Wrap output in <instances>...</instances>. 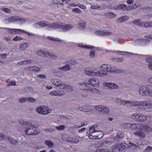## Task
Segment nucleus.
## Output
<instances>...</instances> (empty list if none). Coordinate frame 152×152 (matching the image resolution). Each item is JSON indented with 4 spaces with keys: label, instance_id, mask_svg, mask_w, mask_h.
Wrapping results in <instances>:
<instances>
[{
    "label": "nucleus",
    "instance_id": "obj_58",
    "mask_svg": "<svg viewBox=\"0 0 152 152\" xmlns=\"http://www.w3.org/2000/svg\"><path fill=\"white\" fill-rule=\"evenodd\" d=\"M77 7H79L80 8L83 9H85L86 8V7L85 6L83 5L80 4H77Z\"/></svg>",
    "mask_w": 152,
    "mask_h": 152
},
{
    "label": "nucleus",
    "instance_id": "obj_4",
    "mask_svg": "<svg viewBox=\"0 0 152 152\" xmlns=\"http://www.w3.org/2000/svg\"><path fill=\"white\" fill-rule=\"evenodd\" d=\"M84 72L86 75L88 76L103 77L107 75L106 72L99 71L96 69H92L89 68H86L85 69Z\"/></svg>",
    "mask_w": 152,
    "mask_h": 152
},
{
    "label": "nucleus",
    "instance_id": "obj_48",
    "mask_svg": "<svg viewBox=\"0 0 152 152\" xmlns=\"http://www.w3.org/2000/svg\"><path fill=\"white\" fill-rule=\"evenodd\" d=\"M128 19V18L127 16H124L119 18L118 20L120 22H122Z\"/></svg>",
    "mask_w": 152,
    "mask_h": 152
},
{
    "label": "nucleus",
    "instance_id": "obj_10",
    "mask_svg": "<svg viewBox=\"0 0 152 152\" xmlns=\"http://www.w3.org/2000/svg\"><path fill=\"white\" fill-rule=\"evenodd\" d=\"M126 146L123 143L116 144L112 147L110 152H124Z\"/></svg>",
    "mask_w": 152,
    "mask_h": 152
},
{
    "label": "nucleus",
    "instance_id": "obj_59",
    "mask_svg": "<svg viewBox=\"0 0 152 152\" xmlns=\"http://www.w3.org/2000/svg\"><path fill=\"white\" fill-rule=\"evenodd\" d=\"M139 4H134L132 6H130V8H131V10L133 9H135L138 7Z\"/></svg>",
    "mask_w": 152,
    "mask_h": 152
},
{
    "label": "nucleus",
    "instance_id": "obj_13",
    "mask_svg": "<svg viewBox=\"0 0 152 152\" xmlns=\"http://www.w3.org/2000/svg\"><path fill=\"white\" fill-rule=\"evenodd\" d=\"M46 108L45 106H39L37 107L36 108V111L39 114L42 113L43 115L48 114L51 113L52 109L49 108L46 110H45Z\"/></svg>",
    "mask_w": 152,
    "mask_h": 152
},
{
    "label": "nucleus",
    "instance_id": "obj_57",
    "mask_svg": "<svg viewBox=\"0 0 152 152\" xmlns=\"http://www.w3.org/2000/svg\"><path fill=\"white\" fill-rule=\"evenodd\" d=\"M151 150H152V146H148L145 149V151L146 152H149Z\"/></svg>",
    "mask_w": 152,
    "mask_h": 152
},
{
    "label": "nucleus",
    "instance_id": "obj_15",
    "mask_svg": "<svg viewBox=\"0 0 152 152\" xmlns=\"http://www.w3.org/2000/svg\"><path fill=\"white\" fill-rule=\"evenodd\" d=\"M134 23L137 26L143 27L152 26V22H142L140 19H137L135 20Z\"/></svg>",
    "mask_w": 152,
    "mask_h": 152
},
{
    "label": "nucleus",
    "instance_id": "obj_19",
    "mask_svg": "<svg viewBox=\"0 0 152 152\" xmlns=\"http://www.w3.org/2000/svg\"><path fill=\"white\" fill-rule=\"evenodd\" d=\"M70 0H54L53 3L55 5H57V7L65 5V4L68 3Z\"/></svg>",
    "mask_w": 152,
    "mask_h": 152
},
{
    "label": "nucleus",
    "instance_id": "obj_45",
    "mask_svg": "<svg viewBox=\"0 0 152 152\" xmlns=\"http://www.w3.org/2000/svg\"><path fill=\"white\" fill-rule=\"evenodd\" d=\"M45 143L50 148H52L53 146V143L50 141L46 140L45 141Z\"/></svg>",
    "mask_w": 152,
    "mask_h": 152
},
{
    "label": "nucleus",
    "instance_id": "obj_7",
    "mask_svg": "<svg viewBox=\"0 0 152 152\" xmlns=\"http://www.w3.org/2000/svg\"><path fill=\"white\" fill-rule=\"evenodd\" d=\"M88 83L85 82L80 83V85L82 86V88H81L82 89L85 88V87H88L90 85L99 86V79L96 78H91L89 79L88 80Z\"/></svg>",
    "mask_w": 152,
    "mask_h": 152
},
{
    "label": "nucleus",
    "instance_id": "obj_33",
    "mask_svg": "<svg viewBox=\"0 0 152 152\" xmlns=\"http://www.w3.org/2000/svg\"><path fill=\"white\" fill-rule=\"evenodd\" d=\"M46 38L53 41H62L61 39L51 36H47Z\"/></svg>",
    "mask_w": 152,
    "mask_h": 152
},
{
    "label": "nucleus",
    "instance_id": "obj_40",
    "mask_svg": "<svg viewBox=\"0 0 152 152\" xmlns=\"http://www.w3.org/2000/svg\"><path fill=\"white\" fill-rule=\"evenodd\" d=\"M128 145L129 147L132 148V149H134L139 148V146L130 142H129Z\"/></svg>",
    "mask_w": 152,
    "mask_h": 152
},
{
    "label": "nucleus",
    "instance_id": "obj_36",
    "mask_svg": "<svg viewBox=\"0 0 152 152\" xmlns=\"http://www.w3.org/2000/svg\"><path fill=\"white\" fill-rule=\"evenodd\" d=\"M133 134L134 135L139 136L140 138H144L145 137V133L141 131H138L134 132Z\"/></svg>",
    "mask_w": 152,
    "mask_h": 152
},
{
    "label": "nucleus",
    "instance_id": "obj_46",
    "mask_svg": "<svg viewBox=\"0 0 152 152\" xmlns=\"http://www.w3.org/2000/svg\"><path fill=\"white\" fill-rule=\"evenodd\" d=\"M18 122L20 124L26 125H30L31 123L30 122H29L28 121H25L21 120H19L18 121Z\"/></svg>",
    "mask_w": 152,
    "mask_h": 152
},
{
    "label": "nucleus",
    "instance_id": "obj_27",
    "mask_svg": "<svg viewBox=\"0 0 152 152\" xmlns=\"http://www.w3.org/2000/svg\"><path fill=\"white\" fill-rule=\"evenodd\" d=\"M27 101L31 102H35L36 101V100L31 97H29L28 98H23L20 99L19 100V102H20L22 103Z\"/></svg>",
    "mask_w": 152,
    "mask_h": 152
},
{
    "label": "nucleus",
    "instance_id": "obj_26",
    "mask_svg": "<svg viewBox=\"0 0 152 152\" xmlns=\"http://www.w3.org/2000/svg\"><path fill=\"white\" fill-rule=\"evenodd\" d=\"M96 126L95 125L91 127L89 129V133L96 134V132L97 133H100L101 135H103V133L102 132L99 131L96 129Z\"/></svg>",
    "mask_w": 152,
    "mask_h": 152
},
{
    "label": "nucleus",
    "instance_id": "obj_37",
    "mask_svg": "<svg viewBox=\"0 0 152 152\" xmlns=\"http://www.w3.org/2000/svg\"><path fill=\"white\" fill-rule=\"evenodd\" d=\"M144 106L149 108H152V101L148 100L144 101Z\"/></svg>",
    "mask_w": 152,
    "mask_h": 152
},
{
    "label": "nucleus",
    "instance_id": "obj_30",
    "mask_svg": "<svg viewBox=\"0 0 152 152\" xmlns=\"http://www.w3.org/2000/svg\"><path fill=\"white\" fill-rule=\"evenodd\" d=\"M53 73L54 75L58 77H61L63 75V72L60 69V68L54 70Z\"/></svg>",
    "mask_w": 152,
    "mask_h": 152
},
{
    "label": "nucleus",
    "instance_id": "obj_32",
    "mask_svg": "<svg viewBox=\"0 0 152 152\" xmlns=\"http://www.w3.org/2000/svg\"><path fill=\"white\" fill-rule=\"evenodd\" d=\"M118 9L124 11H126L131 10V8H130V6H129L128 7H127L125 4H121L118 6Z\"/></svg>",
    "mask_w": 152,
    "mask_h": 152
},
{
    "label": "nucleus",
    "instance_id": "obj_54",
    "mask_svg": "<svg viewBox=\"0 0 152 152\" xmlns=\"http://www.w3.org/2000/svg\"><path fill=\"white\" fill-rule=\"evenodd\" d=\"M56 129L59 131L63 130L65 128V126L63 125H61L58 126H56Z\"/></svg>",
    "mask_w": 152,
    "mask_h": 152
},
{
    "label": "nucleus",
    "instance_id": "obj_14",
    "mask_svg": "<svg viewBox=\"0 0 152 152\" xmlns=\"http://www.w3.org/2000/svg\"><path fill=\"white\" fill-rule=\"evenodd\" d=\"M37 53L39 55L44 56L52 58L53 59L56 58V56L55 55L47 51L39 50L37 51Z\"/></svg>",
    "mask_w": 152,
    "mask_h": 152
},
{
    "label": "nucleus",
    "instance_id": "obj_42",
    "mask_svg": "<svg viewBox=\"0 0 152 152\" xmlns=\"http://www.w3.org/2000/svg\"><path fill=\"white\" fill-rule=\"evenodd\" d=\"M28 70L30 71L37 72L39 70V69L38 67L33 66L28 68Z\"/></svg>",
    "mask_w": 152,
    "mask_h": 152
},
{
    "label": "nucleus",
    "instance_id": "obj_53",
    "mask_svg": "<svg viewBox=\"0 0 152 152\" xmlns=\"http://www.w3.org/2000/svg\"><path fill=\"white\" fill-rule=\"evenodd\" d=\"M23 39V38L21 37L17 36L14 38L12 40L14 41H20L22 40Z\"/></svg>",
    "mask_w": 152,
    "mask_h": 152
},
{
    "label": "nucleus",
    "instance_id": "obj_64",
    "mask_svg": "<svg viewBox=\"0 0 152 152\" xmlns=\"http://www.w3.org/2000/svg\"><path fill=\"white\" fill-rule=\"evenodd\" d=\"M126 2L128 4H131L134 1L133 0H128Z\"/></svg>",
    "mask_w": 152,
    "mask_h": 152
},
{
    "label": "nucleus",
    "instance_id": "obj_39",
    "mask_svg": "<svg viewBox=\"0 0 152 152\" xmlns=\"http://www.w3.org/2000/svg\"><path fill=\"white\" fill-rule=\"evenodd\" d=\"M140 130H143L145 132H151L152 131V128L149 126L147 125L144 126L141 128Z\"/></svg>",
    "mask_w": 152,
    "mask_h": 152
},
{
    "label": "nucleus",
    "instance_id": "obj_5",
    "mask_svg": "<svg viewBox=\"0 0 152 152\" xmlns=\"http://www.w3.org/2000/svg\"><path fill=\"white\" fill-rule=\"evenodd\" d=\"M139 92L142 96H148L152 97V84L141 86L139 89Z\"/></svg>",
    "mask_w": 152,
    "mask_h": 152
},
{
    "label": "nucleus",
    "instance_id": "obj_56",
    "mask_svg": "<svg viewBox=\"0 0 152 152\" xmlns=\"http://www.w3.org/2000/svg\"><path fill=\"white\" fill-rule=\"evenodd\" d=\"M72 11L75 13H79L81 12V10L78 8H75L73 9Z\"/></svg>",
    "mask_w": 152,
    "mask_h": 152
},
{
    "label": "nucleus",
    "instance_id": "obj_17",
    "mask_svg": "<svg viewBox=\"0 0 152 152\" xmlns=\"http://www.w3.org/2000/svg\"><path fill=\"white\" fill-rule=\"evenodd\" d=\"M146 39H140L138 41L140 43L143 45H146L149 43L150 41L149 39H152V34L147 35L145 36ZM138 40H137V41Z\"/></svg>",
    "mask_w": 152,
    "mask_h": 152
},
{
    "label": "nucleus",
    "instance_id": "obj_60",
    "mask_svg": "<svg viewBox=\"0 0 152 152\" xmlns=\"http://www.w3.org/2000/svg\"><path fill=\"white\" fill-rule=\"evenodd\" d=\"M115 52L117 54H125V53H128V52H122L120 51H116Z\"/></svg>",
    "mask_w": 152,
    "mask_h": 152
},
{
    "label": "nucleus",
    "instance_id": "obj_21",
    "mask_svg": "<svg viewBox=\"0 0 152 152\" xmlns=\"http://www.w3.org/2000/svg\"><path fill=\"white\" fill-rule=\"evenodd\" d=\"M51 82L54 85L58 87L60 89H62V87L64 86V84H62L61 81L59 80L53 79Z\"/></svg>",
    "mask_w": 152,
    "mask_h": 152
},
{
    "label": "nucleus",
    "instance_id": "obj_41",
    "mask_svg": "<svg viewBox=\"0 0 152 152\" xmlns=\"http://www.w3.org/2000/svg\"><path fill=\"white\" fill-rule=\"evenodd\" d=\"M70 66L68 64H66L65 66L60 67L61 70L64 71H67L70 70Z\"/></svg>",
    "mask_w": 152,
    "mask_h": 152
},
{
    "label": "nucleus",
    "instance_id": "obj_28",
    "mask_svg": "<svg viewBox=\"0 0 152 152\" xmlns=\"http://www.w3.org/2000/svg\"><path fill=\"white\" fill-rule=\"evenodd\" d=\"M30 45V43L29 42L23 43L20 45V49L21 50H23L29 46Z\"/></svg>",
    "mask_w": 152,
    "mask_h": 152
},
{
    "label": "nucleus",
    "instance_id": "obj_35",
    "mask_svg": "<svg viewBox=\"0 0 152 152\" xmlns=\"http://www.w3.org/2000/svg\"><path fill=\"white\" fill-rule=\"evenodd\" d=\"M150 117V116L149 115L145 116L143 115L139 114L138 121H145Z\"/></svg>",
    "mask_w": 152,
    "mask_h": 152
},
{
    "label": "nucleus",
    "instance_id": "obj_51",
    "mask_svg": "<svg viewBox=\"0 0 152 152\" xmlns=\"http://www.w3.org/2000/svg\"><path fill=\"white\" fill-rule=\"evenodd\" d=\"M124 136L123 134L121 132H119L117 133L116 136V138H121Z\"/></svg>",
    "mask_w": 152,
    "mask_h": 152
},
{
    "label": "nucleus",
    "instance_id": "obj_1",
    "mask_svg": "<svg viewBox=\"0 0 152 152\" xmlns=\"http://www.w3.org/2000/svg\"><path fill=\"white\" fill-rule=\"evenodd\" d=\"M93 108L96 111L102 112L104 114L109 115L110 111L109 109L107 107L102 105H96L94 107L92 106H86V108H83L80 107H79L78 109L81 111L88 112L91 111Z\"/></svg>",
    "mask_w": 152,
    "mask_h": 152
},
{
    "label": "nucleus",
    "instance_id": "obj_12",
    "mask_svg": "<svg viewBox=\"0 0 152 152\" xmlns=\"http://www.w3.org/2000/svg\"><path fill=\"white\" fill-rule=\"evenodd\" d=\"M40 132V130L35 128L33 125H31L30 128H27L25 130V133L28 135H34L38 134Z\"/></svg>",
    "mask_w": 152,
    "mask_h": 152
},
{
    "label": "nucleus",
    "instance_id": "obj_61",
    "mask_svg": "<svg viewBox=\"0 0 152 152\" xmlns=\"http://www.w3.org/2000/svg\"><path fill=\"white\" fill-rule=\"evenodd\" d=\"M31 62V61L30 60H28L27 61H22L21 63L22 64H27L30 63Z\"/></svg>",
    "mask_w": 152,
    "mask_h": 152
},
{
    "label": "nucleus",
    "instance_id": "obj_55",
    "mask_svg": "<svg viewBox=\"0 0 152 152\" xmlns=\"http://www.w3.org/2000/svg\"><path fill=\"white\" fill-rule=\"evenodd\" d=\"M0 10L7 13H9L11 12V11L9 9L6 8L4 7L1 8Z\"/></svg>",
    "mask_w": 152,
    "mask_h": 152
},
{
    "label": "nucleus",
    "instance_id": "obj_50",
    "mask_svg": "<svg viewBox=\"0 0 152 152\" xmlns=\"http://www.w3.org/2000/svg\"><path fill=\"white\" fill-rule=\"evenodd\" d=\"M7 138L9 141L11 143L13 144H14L16 143L17 142L16 140H15L14 139H13L11 137H8Z\"/></svg>",
    "mask_w": 152,
    "mask_h": 152
},
{
    "label": "nucleus",
    "instance_id": "obj_9",
    "mask_svg": "<svg viewBox=\"0 0 152 152\" xmlns=\"http://www.w3.org/2000/svg\"><path fill=\"white\" fill-rule=\"evenodd\" d=\"M6 29L8 32L12 34H20L22 33H24L27 34L28 36H31L34 35V34L31 33L20 29L11 28H3Z\"/></svg>",
    "mask_w": 152,
    "mask_h": 152
},
{
    "label": "nucleus",
    "instance_id": "obj_11",
    "mask_svg": "<svg viewBox=\"0 0 152 152\" xmlns=\"http://www.w3.org/2000/svg\"><path fill=\"white\" fill-rule=\"evenodd\" d=\"M77 46L79 47L82 48H83L86 49H91L90 53L89 56L91 58H94L95 56V50L94 49L95 48L93 46L91 45H87L83 43H78Z\"/></svg>",
    "mask_w": 152,
    "mask_h": 152
},
{
    "label": "nucleus",
    "instance_id": "obj_16",
    "mask_svg": "<svg viewBox=\"0 0 152 152\" xmlns=\"http://www.w3.org/2000/svg\"><path fill=\"white\" fill-rule=\"evenodd\" d=\"M126 127L130 128L134 130H140L141 128L143 126V125L141 124H131L130 123L126 124Z\"/></svg>",
    "mask_w": 152,
    "mask_h": 152
},
{
    "label": "nucleus",
    "instance_id": "obj_25",
    "mask_svg": "<svg viewBox=\"0 0 152 152\" xmlns=\"http://www.w3.org/2000/svg\"><path fill=\"white\" fill-rule=\"evenodd\" d=\"M101 134L100 133H97V134L94 133H89L88 137L90 139H100L103 137V135L102 136L99 137V135Z\"/></svg>",
    "mask_w": 152,
    "mask_h": 152
},
{
    "label": "nucleus",
    "instance_id": "obj_31",
    "mask_svg": "<svg viewBox=\"0 0 152 152\" xmlns=\"http://www.w3.org/2000/svg\"><path fill=\"white\" fill-rule=\"evenodd\" d=\"M19 20V17L17 16H14L8 18L7 20L9 22L12 23L15 22H18Z\"/></svg>",
    "mask_w": 152,
    "mask_h": 152
},
{
    "label": "nucleus",
    "instance_id": "obj_43",
    "mask_svg": "<svg viewBox=\"0 0 152 152\" xmlns=\"http://www.w3.org/2000/svg\"><path fill=\"white\" fill-rule=\"evenodd\" d=\"M145 142V141H142V139H140L139 140H137L136 141V142L138 145H144L147 144V143L146 142Z\"/></svg>",
    "mask_w": 152,
    "mask_h": 152
},
{
    "label": "nucleus",
    "instance_id": "obj_8",
    "mask_svg": "<svg viewBox=\"0 0 152 152\" xmlns=\"http://www.w3.org/2000/svg\"><path fill=\"white\" fill-rule=\"evenodd\" d=\"M53 24V23L50 24L47 21H44L37 22L34 24L33 25V26L35 28H38L40 27H47V28L48 30L51 31L55 29V28H52V26Z\"/></svg>",
    "mask_w": 152,
    "mask_h": 152
},
{
    "label": "nucleus",
    "instance_id": "obj_2",
    "mask_svg": "<svg viewBox=\"0 0 152 152\" xmlns=\"http://www.w3.org/2000/svg\"><path fill=\"white\" fill-rule=\"evenodd\" d=\"M52 27V28L58 29L59 31L66 32L71 30L73 25L71 24H64L62 22H56L53 23Z\"/></svg>",
    "mask_w": 152,
    "mask_h": 152
},
{
    "label": "nucleus",
    "instance_id": "obj_52",
    "mask_svg": "<svg viewBox=\"0 0 152 152\" xmlns=\"http://www.w3.org/2000/svg\"><path fill=\"white\" fill-rule=\"evenodd\" d=\"M96 152H110V149L108 150L107 149H99L97 150Z\"/></svg>",
    "mask_w": 152,
    "mask_h": 152
},
{
    "label": "nucleus",
    "instance_id": "obj_44",
    "mask_svg": "<svg viewBox=\"0 0 152 152\" xmlns=\"http://www.w3.org/2000/svg\"><path fill=\"white\" fill-rule=\"evenodd\" d=\"M70 1V0L69 1L68 3H66V4H65V6L67 7H69L70 6L71 7H77V4L75 3H70L69 4V2Z\"/></svg>",
    "mask_w": 152,
    "mask_h": 152
},
{
    "label": "nucleus",
    "instance_id": "obj_22",
    "mask_svg": "<svg viewBox=\"0 0 152 152\" xmlns=\"http://www.w3.org/2000/svg\"><path fill=\"white\" fill-rule=\"evenodd\" d=\"M51 95L53 96H62L65 94V92L62 90H60L58 91H53L50 93Z\"/></svg>",
    "mask_w": 152,
    "mask_h": 152
},
{
    "label": "nucleus",
    "instance_id": "obj_47",
    "mask_svg": "<svg viewBox=\"0 0 152 152\" xmlns=\"http://www.w3.org/2000/svg\"><path fill=\"white\" fill-rule=\"evenodd\" d=\"M139 114H137V113L133 114L131 116L132 118L134 120L138 121V118L139 117Z\"/></svg>",
    "mask_w": 152,
    "mask_h": 152
},
{
    "label": "nucleus",
    "instance_id": "obj_49",
    "mask_svg": "<svg viewBox=\"0 0 152 152\" xmlns=\"http://www.w3.org/2000/svg\"><path fill=\"white\" fill-rule=\"evenodd\" d=\"M26 21V19L23 18H20L19 17V20H18V23L20 24H22L25 23Z\"/></svg>",
    "mask_w": 152,
    "mask_h": 152
},
{
    "label": "nucleus",
    "instance_id": "obj_24",
    "mask_svg": "<svg viewBox=\"0 0 152 152\" xmlns=\"http://www.w3.org/2000/svg\"><path fill=\"white\" fill-rule=\"evenodd\" d=\"M86 22L83 20H80L78 23L79 28L82 30L86 28Z\"/></svg>",
    "mask_w": 152,
    "mask_h": 152
},
{
    "label": "nucleus",
    "instance_id": "obj_3",
    "mask_svg": "<svg viewBox=\"0 0 152 152\" xmlns=\"http://www.w3.org/2000/svg\"><path fill=\"white\" fill-rule=\"evenodd\" d=\"M100 69L102 72V71L105 72H107L115 73H125L126 71L124 70L117 69L116 66L110 64H102L100 67Z\"/></svg>",
    "mask_w": 152,
    "mask_h": 152
},
{
    "label": "nucleus",
    "instance_id": "obj_29",
    "mask_svg": "<svg viewBox=\"0 0 152 152\" xmlns=\"http://www.w3.org/2000/svg\"><path fill=\"white\" fill-rule=\"evenodd\" d=\"M82 89H84L86 90L88 92H91L93 93L94 94H97L99 95L100 94V91L95 88L93 89H87V88H82Z\"/></svg>",
    "mask_w": 152,
    "mask_h": 152
},
{
    "label": "nucleus",
    "instance_id": "obj_34",
    "mask_svg": "<svg viewBox=\"0 0 152 152\" xmlns=\"http://www.w3.org/2000/svg\"><path fill=\"white\" fill-rule=\"evenodd\" d=\"M147 62H149L148 66L151 70H152V58L150 57H148L145 59Z\"/></svg>",
    "mask_w": 152,
    "mask_h": 152
},
{
    "label": "nucleus",
    "instance_id": "obj_6",
    "mask_svg": "<svg viewBox=\"0 0 152 152\" xmlns=\"http://www.w3.org/2000/svg\"><path fill=\"white\" fill-rule=\"evenodd\" d=\"M117 102L120 104H127L130 107L135 106H144V101H124L120 99H118Z\"/></svg>",
    "mask_w": 152,
    "mask_h": 152
},
{
    "label": "nucleus",
    "instance_id": "obj_62",
    "mask_svg": "<svg viewBox=\"0 0 152 152\" xmlns=\"http://www.w3.org/2000/svg\"><path fill=\"white\" fill-rule=\"evenodd\" d=\"M91 7L92 9H96L100 7L99 5H94L91 6Z\"/></svg>",
    "mask_w": 152,
    "mask_h": 152
},
{
    "label": "nucleus",
    "instance_id": "obj_23",
    "mask_svg": "<svg viewBox=\"0 0 152 152\" xmlns=\"http://www.w3.org/2000/svg\"><path fill=\"white\" fill-rule=\"evenodd\" d=\"M103 86L108 87L112 89H117L118 88V86L116 84L111 83L104 82L103 83Z\"/></svg>",
    "mask_w": 152,
    "mask_h": 152
},
{
    "label": "nucleus",
    "instance_id": "obj_63",
    "mask_svg": "<svg viewBox=\"0 0 152 152\" xmlns=\"http://www.w3.org/2000/svg\"><path fill=\"white\" fill-rule=\"evenodd\" d=\"M38 77H39V78L42 79L45 78L46 77V76L44 75H39L38 76Z\"/></svg>",
    "mask_w": 152,
    "mask_h": 152
},
{
    "label": "nucleus",
    "instance_id": "obj_18",
    "mask_svg": "<svg viewBox=\"0 0 152 152\" xmlns=\"http://www.w3.org/2000/svg\"><path fill=\"white\" fill-rule=\"evenodd\" d=\"M95 34L97 35L105 36L111 35L112 34V33L109 31L107 30H97L95 31Z\"/></svg>",
    "mask_w": 152,
    "mask_h": 152
},
{
    "label": "nucleus",
    "instance_id": "obj_38",
    "mask_svg": "<svg viewBox=\"0 0 152 152\" xmlns=\"http://www.w3.org/2000/svg\"><path fill=\"white\" fill-rule=\"evenodd\" d=\"M62 89H63V91H64L65 92V91H66L67 92H69L72 90V87L70 86L64 85V86L62 87Z\"/></svg>",
    "mask_w": 152,
    "mask_h": 152
},
{
    "label": "nucleus",
    "instance_id": "obj_20",
    "mask_svg": "<svg viewBox=\"0 0 152 152\" xmlns=\"http://www.w3.org/2000/svg\"><path fill=\"white\" fill-rule=\"evenodd\" d=\"M67 135L66 134H64L62 135V138L63 140H66L67 142H72L75 143H77L79 142L78 139L74 138H71L67 136Z\"/></svg>",
    "mask_w": 152,
    "mask_h": 152
}]
</instances>
